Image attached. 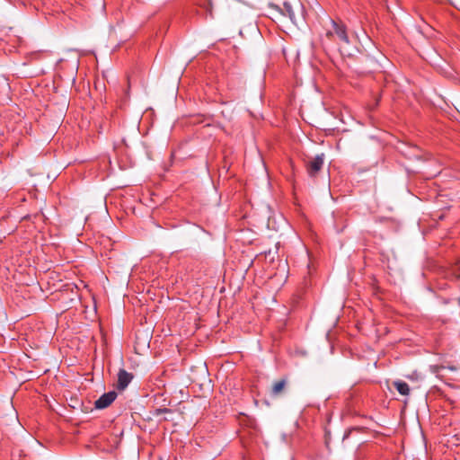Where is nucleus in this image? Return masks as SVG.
I'll return each instance as SVG.
<instances>
[{"instance_id": "1", "label": "nucleus", "mask_w": 460, "mask_h": 460, "mask_svg": "<svg viewBox=\"0 0 460 460\" xmlns=\"http://www.w3.org/2000/svg\"><path fill=\"white\" fill-rule=\"evenodd\" d=\"M324 160L325 155L322 153L314 157L308 158V160L305 162V171L310 178H315L318 176L323 167Z\"/></svg>"}, {"instance_id": "2", "label": "nucleus", "mask_w": 460, "mask_h": 460, "mask_svg": "<svg viewBox=\"0 0 460 460\" xmlns=\"http://www.w3.org/2000/svg\"><path fill=\"white\" fill-rule=\"evenodd\" d=\"M117 393L115 391H110L103 394L94 402V407L99 410L109 407L117 398Z\"/></svg>"}, {"instance_id": "3", "label": "nucleus", "mask_w": 460, "mask_h": 460, "mask_svg": "<svg viewBox=\"0 0 460 460\" xmlns=\"http://www.w3.org/2000/svg\"><path fill=\"white\" fill-rule=\"evenodd\" d=\"M133 377V374L123 368L119 369L118 373L117 388L123 391L131 383Z\"/></svg>"}, {"instance_id": "4", "label": "nucleus", "mask_w": 460, "mask_h": 460, "mask_svg": "<svg viewBox=\"0 0 460 460\" xmlns=\"http://www.w3.org/2000/svg\"><path fill=\"white\" fill-rule=\"evenodd\" d=\"M331 23L334 31V34L339 38V40L341 42L348 44L349 42V40L347 34L346 26L342 23L335 22L334 20H331Z\"/></svg>"}, {"instance_id": "5", "label": "nucleus", "mask_w": 460, "mask_h": 460, "mask_svg": "<svg viewBox=\"0 0 460 460\" xmlns=\"http://www.w3.org/2000/svg\"><path fill=\"white\" fill-rule=\"evenodd\" d=\"M288 385V378L287 377H281L279 380H276L273 382L271 389H270V395L272 397H279L281 394L285 393L286 387Z\"/></svg>"}, {"instance_id": "6", "label": "nucleus", "mask_w": 460, "mask_h": 460, "mask_svg": "<svg viewBox=\"0 0 460 460\" xmlns=\"http://www.w3.org/2000/svg\"><path fill=\"white\" fill-rule=\"evenodd\" d=\"M393 385L400 394L405 396L410 394L411 389L406 382L402 380H396L393 383Z\"/></svg>"}, {"instance_id": "7", "label": "nucleus", "mask_w": 460, "mask_h": 460, "mask_svg": "<svg viewBox=\"0 0 460 460\" xmlns=\"http://www.w3.org/2000/svg\"><path fill=\"white\" fill-rule=\"evenodd\" d=\"M171 412H172V410L169 409V408H157V409L154 410L152 414L155 417H158V416H160L163 413H171Z\"/></svg>"}, {"instance_id": "8", "label": "nucleus", "mask_w": 460, "mask_h": 460, "mask_svg": "<svg viewBox=\"0 0 460 460\" xmlns=\"http://www.w3.org/2000/svg\"><path fill=\"white\" fill-rule=\"evenodd\" d=\"M208 13L209 14V16L212 17V4L210 2H208L206 6H205Z\"/></svg>"}, {"instance_id": "9", "label": "nucleus", "mask_w": 460, "mask_h": 460, "mask_svg": "<svg viewBox=\"0 0 460 460\" xmlns=\"http://www.w3.org/2000/svg\"><path fill=\"white\" fill-rule=\"evenodd\" d=\"M333 35H334V31L333 30L332 31H328L326 32V34H325L326 38H328L329 40H332Z\"/></svg>"}]
</instances>
